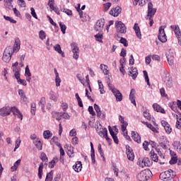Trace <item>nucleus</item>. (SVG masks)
<instances>
[{
	"label": "nucleus",
	"instance_id": "obj_18",
	"mask_svg": "<svg viewBox=\"0 0 181 181\" xmlns=\"http://www.w3.org/2000/svg\"><path fill=\"white\" fill-rule=\"evenodd\" d=\"M126 153L127 155V158L129 159V160H134L135 156L134 155L132 148H131L129 146H126Z\"/></svg>",
	"mask_w": 181,
	"mask_h": 181
},
{
	"label": "nucleus",
	"instance_id": "obj_34",
	"mask_svg": "<svg viewBox=\"0 0 181 181\" xmlns=\"http://www.w3.org/2000/svg\"><path fill=\"white\" fill-rule=\"evenodd\" d=\"M100 70L103 71V73L105 74V76H107V74H110V71L108 70V66H106L105 64H100Z\"/></svg>",
	"mask_w": 181,
	"mask_h": 181
},
{
	"label": "nucleus",
	"instance_id": "obj_15",
	"mask_svg": "<svg viewBox=\"0 0 181 181\" xmlns=\"http://www.w3.org/2000/svg\"><path fill=\"white\" fill-rule=\"evenodd\" d=\"M48 6L52 11H54V12L57 13V15H60V10L59 9V7L54 6V0H49Z\"/></svg>",
	"mask_w": 181,
	"mask_h": 181
},
{
	"label": "nucleus",
	"instance_id": "obj_62",
	"mask_svg": "<svg viewBox=\"0 0 181 181\" xmlns=\"http://www.w3.org/2000/svg\"><path fill=\"white\" fill-rule=\"evenodd\" d=\"M18 5L21 8H25L26 6V3L25 0H18Z\"/></svg>",
	"mask_w": 181,
	"mask_h": 181
},
{
	"label": "nucleus",
	"instance_id": "obj_3",
	"mask_svg": "<svg viewBox=\"0 0 181 181\" xmlns=\"http://www.w3.org/2000/svg\"><path fill=\"white\" fill-rule=\"evenodd\" d=\"M151 173H152L151 170H144L137 175L136 179L139 181H146L151 177Z\"/></svg>",
	"mask_w": 181,
	"mask_h": 181
},
{
	"label": "nucleus",
	"instance_id": "obj_36",
	"mask_svg": "<svg viewBox=\"0 0 181 181\" xmlns=\"http://www.w3.org/2000/svg\"><path fill=\"white\" fill-rule=\"evenodd\" d=\"M149 155H150V157L151 158L152 160H153V162H158V160H159L158 154L155 153V151L153 150H151L150 151Z\"/></svg>",
	"mask_w": 181,
	"mask_h": 181
},
{
	"label": "nucleus",
	"instance_id": "obj_39",
	"mask_svg": "<svg viewBox=\"0 0 181 181\" xmlns=\"http://www.w3.org/2000/svg\"><path fill=\"white\" fill-rule=\"evenodd\" d=\"M21 159H18L17 161H16L13 163V166H12L11 168V172H15V170H16L18 169V168H19L20 165H21Z\"/></svg>",
	"mask_w": 181,
	"mask_h": 181
},
{
	"label": "nucleus",
	"instance_id": "obj_25",
	"mask_svg": "<svg viewBox=\"0 0 181 181\" xmlns=\"http://www.w3.org/2000/svg\"><path fill=\"white\" fill-rule=\"evenodd\" d=\"M108 129H109V132H110V135L112 136V138L114 142L116 143L117 144H118V143H119L118 137L117 136V134H115V132L114 131H112V129H111V126L108 127Z\"/></svg>",
	"mask_w": 181,
	"mask_h": 181
},
{
	"label": "nucleus",
	"instance_id": "obj_21",
	"mask_svg": "<svg viewBox=\"0 0 181 181\" xmlns=\"http://www.w3.org/2000/svg\"><path fill=\"white\" fill-rule=\"evenodd\" d=\"M121 11H122V8H121L119 6H117L110 11V15L117 17L119 15V13H121Z\"/></svg>",
	"mask_w": 181,
	"mask_h": 181
},
{
	"label": "nucleus",
	"instance_id": "obj_41",
	"mask_svg": "<svg viewBox=\"0 0 181 181\" xmlns=\"http://www.w3.org/2000/svg\"><path fill=\"white\" fill-rule=\"evenodd\" d=\"M13 71L14 73L15 78H16V80H19V78H21V73H19V71H21V69L19 68H14L13 69Z\"/></svg>",
	"mask_w": 181,
	"mask_h": 181
},
{
	"label": "nucleus",
	"instance_id": "obj_63",
	"mask_svg": "<svg viewBox=\"0 0 181 181\" xmlns=\"http://www.w3.org/2000/svg\"><path fill=\"white\" fill-rule=\"evenodd\" d=\"M40 158L43 162H47V156H46V153H42Z\"/></svg>",
	"mask_w": 181,
	"mask_h": 181
},
{
	"label": "nucleus",
	"instance_id": "obj_60",
	"mask_svg": "<svg viewBox=\"0 0 181 181\" xmlns=\"http://www.w3.org/2000/svg\"><path fill=\"white\" fill-rule=\"evenodd\" d=\"M119 43H122V45H124V46L125 47H127L128 46V41L127 40V39L122 37L119 40Z\"/></svg>",
	"mask_w": 181,
	"mask_h": 181
},
{
	"label": "nucleus",
	"instance_id": "obj_59",
	"mask_svg": "<svg viewBox=\"0 0 181 181\" xmlns=\"http://www.w3.org/2000/svg\"><path fill=\"white\" fill-rule=\"evenodd\" d=\"M147 128H149V129H151V131L153 132H156V134H158V129H156V128L155 127H153L151 124L148 123V124H147Z\"/></svg>",
	"mask_w": 181,
	"mask_h": 181
},
{
	"label": "nucleus",
	"instance_id": "obj_55",
	"mask_svg": "<svg viewBox=\"0 0 181 181\" xmlns=\"http://www.w3.org/2000/svg\"><path fill=\"white\" fill-rule=\"evenodd\" d=\"M25 77H31L32 74H30V70L29 69V66H26L25 71Z\"/></svg>",
	"mask_w": 181,
	"mask_h": 181
},
{
	"label": "nucleus",
	"instance_id": "obj_58",
	"mask_svg": "<svg viewBox=\"0 0 181 181\" xmlns=\"http://www.w3.org/2000/svg\"><path fill=\"white\" fill-rule=\"evenodd\" d=\"M143 73L145 80L147 82V86H151V83H149V76H148V72L146 71H144Z\"/></svg>",
	"mask_w": 181,
	"mask_h": 181
},
{
	"label": "nucleus",
	"instance_id": "obj_17",
	"mask_svg": "<svg viewBox=\"0 0 181 181\" xmlns=\"http://www.w3.org/2000/svg\"><path fill=\"white\" fill-rule=\"evenodd\" d=\"M164 82L165 83V86L168 87V88H172V87H173V82H172V76L170 75H165Z\"/></svg>",
	"mask_w": 181,
	"mask_h": 181
},
{
	"label": "nucleus",
	"instance_id": "obj_6",
	"mask_svg": "<svg viewBox=\"0 0 181 181\" xmlns=\"http://www.w3.org/2000/svg\"><path fill=\"white\" fill-rule=\"evenodd\" d=\"M105 25V19H100L98 20L95 26H94V30L96 32H103V29H104V26Z\"/></svg>",
	"mask_w": 181,
	"mask_h": 181
},
{
	"label": "nucleus",
	"instance_id": "obj_40",
	"mask_svg": "<svg viewBox=\"0 0 181 181\" xmlns=\"http://www.w3.org/2000/svg\"><path fill=\"white\" fill-rule=\"evenodd\" d=\"M12 1L13 0H4V6L8 9H13V6L12 5Z\"/></svg>",
	"mask_w": 181,
	"mask_h": 181
},
{
	"label": "nucleus",
	"instance_id": "obj_52",
	"mask_svg": "<svg viewBox=\"0 0 181 181\" xmlns=\"http://www.w3.org/2000/svg\"><path fill=\"white\" fill-rule=\"evenodd\" d=\"M98 151L101 158H103V160H105V158L104 157V153L103 152V148H101V145L100 144L98 145Z\"/></svg>",
	"mask_w": 181,
	"mask_h": 181
},
{
	"label": "nucleus",
	"instance_id": "obj_44",
	"mask_svg": "<svg viewBox=\"0 0 181 181\" xmlns=\"http://www.w3.org/2000/svg\"><path fill=\"white\" fill-rule=\"evenodd\" d=\"M134 5L136 6L139 5V6H144V5H145V4H146L145 0H134L133 2Z\"/></svg>",
	"mask_w": 181,
	"mask_h": 181
},
{
	"label": "nucleus",
	"instance_id": "obj_42",
	"mask_svg": "<svg viewBox=\"0 0 181 181\" xmlns=\"http://www.w3.org/2000/svg\"><path fill=\"white\" fill-rule=\"evenodd\" d=\"M43 175V163H40L38 168V177L39 179H42V176Z\"/></svg>",
	"mask_w": 181,
	"mask_h": 181
},
{
	"label": "nucleus",
	"instance_id": "obj_46",
	"mask_svg": "<svg viewBox=\"0 0 181 181\" xmlns=\"http://www.w3.org/2000/svg\"><path fill=\"white\" fill-rule=\"evenodd\" d=\"M52 116L55 119H57V121H60V119H62V113L60 112H54L52 113Z\"/></svg>",
	"mask_w": 181,
	"mask_h": 181
},
{
	"label": "nucleus",
	"instance_id": "obj_23",
	"mask_svg": "<svg viewBox=\"0 0 181 181\" xmlns=\"http://www.w3.org/2000/svg\"><path fill=\"white\" fill-rule=\"evenodd\" d=\"M132 138L137 144H141V136L136 132H132Z\"/></svg>",
	"mask_w": 181,
	"mask_h": 181
},
{
	"label": "nucleus",
	"instance_id": "obj_32",
	"mask_svg": "<svg viewBox=\"0 0 181 181\" xmlns=\"http://www.w3.org/2000/svg\"><path fill=\"white\" fill-rule=\"evenodd\" d=\"M38 105L41 107L42 112H45V105H46V98L45 97L41 98Z\"/></svg>",
	"mask_w": 181,
	"mask_h": 181
},
{
	"label": "nucleus",
	"instance_id": "obj_5",
	"mask_svg": "<svg viewBox=\"0 0 181 181\" xmlns=\"http://www.w3.org/2000/svg\"><path fill=\"white\" fill-rule=\"evenodd\" d=\"M115 26L117 33H127V27L122 21H116Z\"/></svg>",
	"mask_w": 181,
	"mask_h": 181
},
{
	"label": "nucleus",
	"instance_id": "obj_56",
	"mask_svg": "<svg viewBox=\"0 0 181 181\" xmlns=\"http://www.w3.org/2000/svg\"><path fill=\"white\" fill-rule=\"evenodd\" d=\"M177 117V122H176V124H175V127L177 129H181V119L179 117H177L178 116L176 115Z\"/></svg>",
	"mask_w": 181,
	"mask_h": 181
},
{
	"label": "nucleus",
	"instance_id": "obj_13",
	"mask_svg": "<svg viewBox=\"0 0 181 181\" xmlns=\"http://www.w3.org/2000/svg\"><path fill=\"white\" fill-rule=\"evenodd\" d=\"M95 129L96 132L101 138H105V136L108 135V130H107V128L96 127Z\"/></svg>",
	"mask_w": 181,
	"mask_h": 181
},
{
	"label": "nucleus",
	"instance_id": "obj_37",
	"mask_svg": "<svg viewBox=\"0 0 181 181\" xmlns=\"http://www.w3.org/2000/svg\"><path fill=\"white\" fill-rule=\"evenodd\" d=\"M52 136L53 133H52L50 130H46L44 131L43 132V137L45 138V139H50V138H52Z\"/></svg>",
	"mask_w": 181,
	"mask_h": 181
},
{
	"label": "nucleus",
	"instance_id": "obj_33",
	"mask_svg": "<svg viewBox=\"0 0 181 181\" xmlns=\"http://www.w3.org/2000/svg\"><path fill=\"white\" fill-rule=\"evenodd\" d=\"M20 49H21V42H19V40H16L13 47L12 48L13 54L15 52H19Z\"/></svg>",
	"mask_w": 181,
	"mask_h": 181
},
{
	"label": "nucleus",
	"instance_id": "obj_24",
	"mask_svg": "<svg viewBox=\"0 0 181 181\" xmlns=\"http://www.w3.org/2000/svg\"><path fill=\"white\" fill-rule=\"evenodd\" d=\"M135 89H132L130 94H129V100L132 103V104H133L134 105H135V107H136V102L135 101Z\"/></svg>",
	"mask_w": 181,
	"mask_h": 181
},
{
	"label": "nucleus",
	"instance_id": "obj_43",
	"mask_svg": "<svg viewBox=\"0 0 181 181\" xmlns=\"http://www.w3.org/2000/svg\"><path fill=\"white\" fill-rule=\"evenodd\" d=\"M98 83L100 94H105V90H104V85H103L101 80H98Z\"/></svg>",
	"mask_w": 181,
	"mask_h": 181
},
{
	"label": "nucleus",
	"instance_id": "obj_20",
	"mask_svg": "<svg viewBox=\"0 0 181 181\" xmlns=\"http://www.w3.org/2000/svg\"><path fill=\"white\" fill-rule=\"evenodd\" d=\"M166 57L169 65L173 66L175 60V54L173 52H169L168 54H166Z\"/></svg>",
	"mask_w": 181,
	"mask_h": 181
},
{
	"label": "nucleus",
	"instance_id": "obj_48",
	"mask_svg": "<svg viewBox=\"0 0 181 181\" xmlns=\"http://www.w3.org/2000/svg\"><path fill=\"white\" fill-rule=\"evenodd\" d=\"M53 180V170H51L47 174L45 181H52Z\"/></svg>",
	"mask_w": 181,
	"mask_h": 181
},
{
	"label": "nucleus",
	"instance_id": "obj_28",
	"mask_svg": "<svg viewBox=\"0 0 181 181\" xmlns=\"http://www.w3.org/2000/svg\"><path fill=\"white\" fill-rule=\"evenodd\" d=\"M54 72L55 74V83L57 87H60V83H62V79H60V76H59V72H57V69H54Z\"/></svg>",
	"mask_w": 181,
	"mask_h": 181
},
{
	"label": "nucleus",
	"instance_id": "obj_45",
	"mask_svg": "<svg viewBox=\"0 0 181 181\" xmlns=\"http://www.w3.org/2000/svg\"><path fill=\"white\" fill-rule=\"evenodd\" d=\"M173 146H175V148H176V150L177 151V152H179V153H181V144L180 141H175L173 144Z\"/></svg>",
	"mask_w": 181,
	"mask_h": 181
},
{
	"label": "nucleus",
	"instance_id": "obj_11",
	"mask_svg": "<svg viewBox=\"0 0 181 181\" xmlns=\"http://www.w3.org/2000/svg\"><path fill=\"white\" fill-rule=\"evenodd\" d=\"M111 91L114 94L116 101H122V93L118 89L111 88Z\"/></svg>",
	"mask_w": 181,
	"mask_h": 181
},
{
	"label": "nucleus",
	"instance_id": "obj_8",
	"mask_svg": "<svg viewBox=\"0 0 181 181\" xmlns=\"http://www.w3.org/2000/svg\"><path fill=\"white\" fill-rule=\"evenodd\" d=\"M71 50L73 52V58L75 60H78V54L80 53V49H78V47L76 44V42H72L71 44Z\"/></svg>",
	"mask_w": 181,
	"mask_h": 181
},
{
	"label": "nucleus",
	"instance_id": "obj_7",
	"mask_svg": "<svg viewBox=\"0 0 181 181\" xmlns=\"http://www.w3.org/2000/svg\"><path fill=\"white\" fill-rule=\"evenodd\" d=\"M71 50L73 52V58L75 60H78V54L80 53V49H78V47L76 44V42H72L71 44Z\"/></svg>",
	"mask_w": 181,
	"mask_h": 181
},
{
	"label": "nucleus",
	"instance_id": "obj_9",
	"mask_svg": "<svg viewBox=\"0 0 181 181\" xmlns=\"http://www.w3.org/2000/svg\"><path fill=\"white\" fill-rule=\"evenodd\" d=\"M155 13H156V8H153V4L149 2L148 4V13L146 19H148V18H153Z\"/></svg>",
	"mask_w": 181,
	"mask_h": 181
},
{
	"label": "nucleus",
	"instance_id": "obj_31",
	"mask_svg": "<svg viewBox=\"0 0 181 181\" xmlns=\"http://www.w3.org/2000/svg\"><path fill=\"white\" fill-rule=\"evenodd\" d=\"M90 157L92 159V163H95V152L94 151V146L93 145V142H90Z\"/></svg>",
	"mask_w": 181,
	"mask_h": 181
},
{
	"label": "nucleus",
	"instance_id": "obj_12",
	"mask_svg": "<svg viewBox=\"0 0 181 181\" xmlns=\"http://www.w3.org/2000/svg\"><path fill=\"white\" fill-rule=\"evenodd\" d=\"M0 115L1 117H8V115H11V107L6 106L1 107L0 109Z\"/></svg>",
	"mask_w": 181,
	"mask_h": 181
},
{
	"label": "nucleus",
	"instance_id": "obj_30",
	"mask_svg": "<svg viewBox=\"0 0 181 181\" xmlns=\"http://www.w3.org/2000/svg\"><path fill=\"white\" fill-rule=\"evenodd\" d=\"M73 169L75 172H81V169H83V165L81 161H77L75 165H73Z\"/></svg>",
	"mask_w": 181,
	"mask_h": 181
},
{
	"label": "nucleus",
	"instance_id": "obj_38",
	"mask_svg": "<svg viewBox=\"0 0 181 181\" xmlns=\"http://www.w3.org/2000/svg\"><path fill=\"white\" fill-rule=\"evenodd\" d=\"M54 51L57 52L59 54H62V57H64V52L62 50V47L60 45L57 44L54 47Z\"/></svg>",
	"mask_w": 181,
	"mask_h": 181
},
{
	"label": "nucleus",
	"instance_id": "obj_47",
	"mask_svg": "<svg viewBox=\"0 0 181 181\" xmlns=\"http://www.w3.org/2000/svg\"><path fill=\"white\" fill-rule=\"evenodd\" d=\"M143 160L146 167L152 166V161L149 160L148 158H144Z\"/></svg>",
	"mask_w": 181,
	"mask_h": 181
},
{
	"label": "nucleus",
	"instance_id": "obj_49",
	"mask_svg": "<svg viewBox=\"0 0 181 181\" xmlns=\"http://www.w3.org/2000/svg\"><path fill=\"white\" fill-rule=\"evenodd\" d=\"M59 25L63 35H64L66 33V29H67V27L62 22H59Z\"/></svg>",
	"mask_w": 181,
	"mask_h": 181
},
{
	"label": "nucleus",
	"instance_id": "obj_19",
	"mask_svg": "<svg viewBox=\"0 0 181 181\" xmlns=\"http://www.w3.org/2000/svg\"><path fill=\"white\" fill-rule=\"evenodd\" d=\"M161 125L162 127H163L166 134H170V132H172V127H170V124H169V123H168V122L165 121V120H162L161 121Z\"/></svg>",
	"mask_w": 181,
	"mask_h": 181
},
{
	"label": "nucleus",
	"instance_id": "obj_10",
	"mask_svg": "<svg viewBox=\"0 0 181 181\" xmlns=\"http://www.w3.org/2000/svg\"><path fill=\"white\" fill-rule=\"evenodd\" d=\"M170 28L174 30L175 36L178 39V43L181 46V33L179 25H171Z\"/></svg>",
	"mask_w": 181,
	"mask_h": 181
},
{
	"label": "nucleus",
	"instance_id": "obj_26",
	"mask_svg": "<svg viewBox=\"0 0 181 181\" xmlns=\"http://www.w3.org/2000/svg\"><path fill=\"white\" fill-rule=\"evenodd\" d=\"M129 76H130V77H132L133 80H135V78H136V77L138 76V69H136V68L132 67L131 69V71H129Z\"/></svg>",
	"mask_w": 181,
	"mask_h": 181
},
{
	"label": "nucleus",
	"instance_id": "obj_57",
	"mask_svg": "<svg viewBox=\"0 0 181 181\" xmlns=\"http://www.w3.org/2000/svg\"><path fill=\"white\" fill-rule=\"evenodd\" d=\"M61 11H62V12H64V13H66L68 15V16H71V15H73V11H71V10H70V9L64 8Z\"/></svg>",
	"mask_w": 181,
	"mask_h": 181
},
{
	"label": "nucleus",
	"instance_id": "obj_35",
	"mask_svg": "<svg viewBox=\"0 0 181 181\" xmlns=\"http://www.w3.org/2000/svg\"><path fill=\"white\" fill-rule=\"evenodd\" d=\"M33 144L35 146H36L37 149H38L39 151H42V147L43 146V144L39 139H36L35 141H33Z\"/></svg>",
	"mask_w": 181,
	"mask_h": 181
},
{
	"label": "nucleus",
	"instance_id": "obj_50",
	"mask_svg": "<svg viewBox=\"0 0 181 181\" xmlns=\"http://www.w3.org/2000/svg\"><path fill=\"white\" fill-rule=\"evenodd\" d=\"M94 108L96 111L98 117H101V109L100 108V106L97 104H94Z\"/></svg>",
	"mask_w": 181,
	"mask_h": 181
},
{
	"label": "nucleus",
	"instance_id": "obj_2",
	"mask_svg": "<svg viewBox=\"0 0 181 181\" xmlns=\"http://www.w3.org/2000/svg\"><path fill=\"white\" fill-rule=\"evenodd\" d=\"M13 54L12 47H7L3 54L2 60L4 61L5 63H9L12 59Z\"/></svg>",
	"mask_w": 181,
	"mask_h": 181
},
{
	"label": "nucleus",
	"instance_id": "obj_14",
	"mask_svg": "<svg viewBox=\"0 0 181 181\" xmlns=\"http://www.w3.org/2000/svg\"><path fill=\"white\" fill-rule=\"evenodd\" d=\"M66 152L70 158H74V148L71 146V144H66L64 146Z\"/></svg>",
	"mask_w": 181,
	"mask_h": 181
},
{
	"label": "nucleus",
	"instance_id": "obj_22",
	"mask_svg": "<svg viewBox=\"0 0 181 181\" xmlns=\"http://www.w3.org/2000/svg\"><path fill=\"white\" fill-rule=\"evenodd\" d=\"M153 108L154 111H156L157 112H161V114H166V111H165V109L162 108L160 105H159L158 103H154L153 105Z\"/></svg>",
	"mask_w": 181,
	"mask_h": 181
},
{
	"label": "nucleus",
	"instance_id": "obj_4",
	"mask_svg": "<svg viewBox=\"0 0 181 181\" xmlns=\"http://www.w3.org/2000/svg\"><path fill=\"white\" fill-rule=\"evenodd\" d=\"M165 28H166L165 25H162L159 28L158 30V40L162 43H166V42L168 41L166 33H165Z\"/></svg>",
	"mask_w": 181,
	"mask_h": 181
},
{
	"label": "nucleus",
	"instance_id": "obj_51",
	"mask_svg": "<svg viewBox=\"0 0 181 181\" xmlns=\"http://www.w3.org/2000/svg\"><path fill=\"white\" fill-rule=\"evenodd\" d=\"M39 37L41 40H45L46 39V33L43 30L39 32Z\"/></svg>",
	"mask_w": 181,
	"mask_h": 181
},
{
	"label": "nucleus",
	"instance_id": "obj_27",
	"mask_svg": "<svg viewBox=\"0 0 181 181\" xmlns=\"http://www.w3.org/2000/svg\"><path fill=\"white\" fill-rule=\"evenodd\" d=\"M134 29L136 37L139 39H142V34H141V29L139 28V25H138V23L134 24Z\"/></svg>",
	"mask_w": 181,
	"mask_h": 181
},
{
	"label": "nucleus",
	"instance_id": "obj_53",
	"mask_svg": "<svg viewBox=\"0 0 181 181\" xmlns=\"http://www.w3.org/2000/svg\"><path fill=\"white\" fill-rule=\"evenodd\" d=\"M95 37L98 42H101L103 40V32H99L95 35Z\"/></svg>",
	"mask_w": 181,
	"mask_h": 181
},
{
	"label": "nucleus",
	"instance_id": "obj_61",
	"mask_svg": "<svg viewBox=\"0 0 181 181\" xmlns=\"http://www.w3.org/2000/svg\"><path fill=\"white\" fill-rule=\"evenodd\" d=\"M30 112L33 115H35V114L36 113V105L35 103L31 104Z\"/></svg>",
	"mask_w": 181,
	"mask_h": 181
},
{
	"label": "nucleus",
	"instance_id": "obj_1",
	"mask_svg": "<svg viewBox=\"0 0 181 181\" xmlns=\"http://www.w3.org/2000/svg\"><path fill=\"white\" fill-rule=\"evenodd\" d=\"M175 176H176L175 173L172 170H168L160 174V179L163 181L173 180Z\"/></svg>",
	"mask_w": 181,
	"mask_h": 181
},
{
	"label": "nucleus",
	"instance_id": "obj_16",
	"mask_svg": "<svg viewBox=\"0 0 181 181\" xmlns=\"http://www.w3.org/2000/svg\"><path fill=\"white\" fill-rule=\"evenodd\" d=\"M11 112H13V115H16L18 118H19V119H23V115H22L21 111H19V109L16 107H11Z\"/></svg>",
	"mask_w": 181,
	"mask_h": 181
},
{
	"label": "nucleus",
	"instance_id": "obj_54",
	"mask_svg": "<svg viewBox=\"0 0 181 181\" xmlns=\"http://www.w3.org/2000/svg\"><path fill=\"white\" fill-rule=\"evenodd\" d=\"M144 118H146L148 121H151V114L148 110H146L143 112Z\"/></svg>",
	"mask_w": 181,
	"mask_h": 181
},
{
	"label": "nucleus",
	"instance_id": "obj_64",
	"mask_svg": "<svg viewBox=\"0 0 181 181\" xmlns=\"http://www.w3.org/2000/svg\"><path fill=\"white\" fill-rule=\"evenodd\" d=\"M177 162V157L173 156L171 158V160H170V165H175Z\"/></svg>",
	"mask_w": 181,
	"mask_h": 181
},
{
	"label": "nucleus",
	"instance_id": "obj_29",
	"mask_svg": "<svg viewBox=\"0 0 181 181\" xmlns=\"http://www.w3.org/2000/svg\"><path fill=\"white\" fill-rule=\"evenodd\" d=\"M59 98V94L53 90H51L49 92V99L52 100V101H54V103H56V101H57Z\"/></svg>",
	"mask_w": 181,
	"mask_h": 181
}]
</instances>
